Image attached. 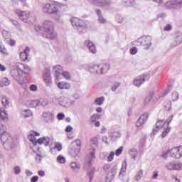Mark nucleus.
Returning a JSON list of instances; mask_svg holds the SVG:
<instances>
[{"label":"nucleus","mask_w":182,"mask_h":182,"mask_svg":"<svg viewBox=\"0 0 182 182\" xmlns=\"http://www.w3.org/2000/svg\"><path fill=\"white\" fill-rule=\"evenodd\" d=\"M1 103L6 109H8V107H11L12 106V103L9 101V99L8 97L3 96L1 98Z\"/></svg>","instance_id":"72a5a7b5"},{"label":"nucleus","mask_w":182,"mask_h":182,"mask_svg":"<svg viewBox=\"0 0 182 182\" xmlns=\"http://www.w3.org/2000/svg\"><path fill=\"white\" fill-rule=\"evenodd\" d=\"M171 181L173 182H181L180 181V179H178V178H177V176L175 175H172L171 176Z\"/></svg>","instance_id":"774afa93"},{"label":"nucleus","mask_w":182,"mask_h":182,"mask_svg":"<svg viewBox=\"0 0 182 182\" xmlns=\"http://www.w3.org/2000/svg\"><path fill=\"white\" fill-rule=\"evenodd\" d=\"M146 79H149V75L144 74V75H139L134 80V85L136 87H140V86H141L143 83L146 82Z\"/></svg>","instance_id":"2eb2a0df"},{"label":"nucleus","mask_w":182,"mask_h":182,"mask_svg":"<svg viewBox=\"0 0 182 182\" xmlns=\"http://www.w3.org/2000/svg\"><path fill=\"white\" fill-rule=\"evenodd\" d=\"M39 106H47L48 105V100L46 99H41L38 100Z\"/></svg>","instance_id":"bf43d9fd"},{"label":"nucleus","mask_w":182,"mask_h":182,"mask_svg":"<svg viewBox=\"0 0 182 182\" xmlns=\"http://www.w3.org/2000/svg\"><path fill=\"white\" fill-rule=\"evenodd\" d=\"M119 87H120V82H114L113 85L112 86L111 90L112 92H116V90H117V89H119Z\"/></svg>","instance_id":"603ef678"},{"label":"nucleus","mask_w":182,"mask_h":182,"mask_svg":"<svg viewBox=\"0 0 182 182\" xmlns=\"http://www.w3.org/2000/svg\"><path fill=\"white\" fill-rule=\"evenodd\" d=\"M0 139L1 143H3V146H5V144H8L9 146H12V143H14V139L11 135L6 132L4 134H1L0 135Z\"/></svg>","instance_id":"9b49d317"},{"label":"nucleus","mask_w":182,"mask_h":182,"mask_svg":"<svg viewBox=\"0 0 182 182\" xmlns=\"http://www.w3.org/2000/svg\"><path fill=\"white\" fill-rule=\"evenodd\" d=\"M6 42L8 43V45H10V46H15V41L11 39V37L9 40H6Z\"/></svg>","instance_id":"69168bd1"},{"label":"nucleus","mask_w":182,"mask_h":182,"mask_svg":"<svg viewBox=\"0 0 182 182\" xmlns=\"http://www.w3.org/2000/svg\"><path fill=\"white\" fill-rule=\"evenodd\" d=\"M154 96V91H150L149 95L145 97L144 100V106H147L150 102H151V99Z\"/></svg>","instance_id":"c85d7f7f"},{"label":"nucleus","mask_w":182,"mask_h":182,"mask_svg":"<svg viewBox=\"0 0 182 182\" xmlns=\"http://www.w3.org/2000/svg\"><path fill=\"white\" fill-rule=\"evenodd\" d=\"M63 6L66 8V5L61 4L58 2L46 4L43 5L42 11L43 14H46L47 15H55V19L59 22L60 18H62V13L60 9Z\"/></svg>","instance_id":"f257e3e1"},{"label":"nucleus","mask_w":182,"mask_h":182,"mask_svg":"<svg viewBox=\"0 0 182 182\" xmlns=\"http://www.w3.org/2000/svg\"><path fill=\"white\" fill-rule=\"evenodd\" d=\"M98 144H99V142L97 141V137L95 136L91 139L90 144H91V146H92L93 151H95V147H97Z\"/></svg>","instance_id":"a18cd8bd"},{"label":"nucleus","mask_w":182,"mask_h":182,"mask_svg":"<svg viewBox=\"0 0 182 182\" xmlns=\"http://www.w3.org/2000/svg\"><path fill=\"white\" fill-rule=\"evenodd\" d=\"M168 154H170L171 157H173V159H181L182 146L173 147L171 149H168L167 151H164L161 155V157H162V159H164V160H167Z\"/></svg>","instance_id":"20e7f679"},{"label":"nucleus","mask_w":182,"mask_h":182,"mask_svg":"<svg viewBox=\"0 0 182 182\" xmlns=\"http://www.w3.org/2000/svg\"><path fill=\"white\" fill-rule=\"evenodd\" d=\"M13 170H14V174H16V176L21 174V166H16L14 167Z\"/></svg>","instance_id":"13d9d810"},{"label":"nucleus","mask_w":182,"mask_h":182,"mask_svg":"<svg viewBox=\"0 0 182 182\" xmlns=\"http://www.w3.org/2000/svg\"><path fill=\"white\" fill-rule=\"evenodd\" d=\"M41 119L44 123H48V124H51V123L55 122V114H53L50 112H43Z\"/></svg>","instance_id":"9d476101"},{"label":"nucleus","mask_w":182,"mask_h":182,"mask_svg":"<svg viewBox=\"0 0 182 182\" xmlns=\"http://www.w3.org/2000/svg\"><path fill=\"white\" fill-rule=\"evenodd\" d=\"M71 144L73 145V147L71 148L70 153L73 157H77L80 151V147H82V141L80 139H76L75 141H73Z\"/></svg>","instance_id":"1a4fd4ad"},{"label":"nucleus","mask_w":182,"mask_h":182,"mask_svg":"<svg viewBox=\"0 0 182 182\" xmlns=\"http://www.w3.org/2000/svg\"><path fill=\"white\" fill-rule=\"evenodd\" d=\"M70 168H72L73 171L78 173L79 170H80V163L78 161L72 162L70 164Z\"/></svg>","instance_id":"473e14b6"},{"label":"nucleus","mask_w":182,"mask_h":182,"mask_svg":"<svg viewBox=\"0 0 182 182\" xmlns=\"http://www.w3.org/2000/svg\"><path fill=\"white\" fill-rule=\"evenodd\" d=\"M21 114L23 117H24L25 119H26V117H31V116H32L33 113L32 111H31V109H24L21 112Z\"/></svg>","instance_id":"ea45409f"},{"label":"nucleus","mask_w":182,"mask_h":182,"mask_svg":"<svg viewBox=\"0 0 182 182\" xmlns=\"http://www.w3.org/2000/svg\"><path fill=\"white\" fill-rule=\"evenodd\" d=\"M95 12L98 16V22H100V23H107V21H106V18L102 15V11L97 9L95 10Z\"/></svg>","instance_id":"2f4dec72"},{"label":"nucleus","mask_w":182,"mask_h":182,"mask_svg":"<svg viewBox=\"0 0 182 182\" xmlns=\"http://www.w3.org/2000/svg\"><path fill=\"white\" fill-rule=\"evenodd\" d=\"M18 69H21V73H30L31 72V68L26 65L21 64V67H18Z\"/></svg>","instance_id":"58836bf2"},{"label":"nucleus","mask_w":182,"mask_h":182,"mask_svg":"<svg viewBox=\"0 0 182 182\" xmlns=\"http://www.w3.org/2000/svg\"><path fill=\"white\" fill-rule=\"evenodd\" d=\"M122 5H123V6H134V5H136V1L135 0H122Z\"/></svg>","instance_id":"c9c22d12"},{"label":"nucleus","mask_w":182,"mask_h":182,"mask_svg":"<svg viewBox=\"0 0 182 182\" xmlns=\"http://www.w3.org/2000/svg\"><path fill=\"white\" fill-rule=\"evenodd\" d=\"M29 52H31V48L26 47L23 52L20 53V58L21 60L23 62L28 60V55H29Z\"/></svg>","instance_id":"5701e85b"},{"label":"nucleus","mask_w":182,"mask_h":182,"mask_svg":"<svg viewBox=\"0 0 182 182\" xmlns=\"http://www.w3.org/2000/svg\"><path fill=\"white\" fill-rule=\"evenodd\" d=\"M57 162H58L59 164H65L66 163V159L65 156L59 155L57 156Z\"/></svg>","instance_id":"de8ad7c7"},{"label":"nucleus","mask_w":182,"mask_h":182,"mask_svg":"<svg viewBox=\"0 0 182 182\" xmlns=\"http://www.w3.org/2000/svg\"><path fill=\"white\" fill-rule=\"evenodd\" d=\"M53 72L54 73V75L57 79V80H59V79H62V66L60 65H55L53 68Z\"/></svg>","instance_id":"aec40b11"},{"label":"nucleus","mask_w":182,"mask_h":182,"mask_svg":"<svg viewBox=\"0 0 182 182\" xmlns=\"http://www.w3.org/2000/svg\"><path fill=\"white\" fill-rule=\"evenodd\" d=\"M156 127L161 129L162 127H166V124L164 123V120H158L156 123Z\"/></svg>","instance_id":"8fccbe9b"},{"label":"nucleus","mask_w":182,"mask_h":182,"mask_svg":"<svg viewBox=\"0 0 182 182\" xmlns=\"http://www.w3.org/2000/svg\"><path fill=\"white\" fill-rule=\"evenodd\" d=\"M173 115H171L166 121H164V123H165V126H166V128L165 129V131L162 133V137H166L168 133H170V130H171V128H170V123H171V121L173 120Z\"/></svg>","instance_id":"dca6fc26"},{"label":"nucleus","mask_w":182,"mask_h":182,"mask_svg":"<svg viewBox=\"0 0 182 182\" xmlns=\"http://www.w3.org/2000/svg\"><path fill=\"white\" fill-rule=\"evenodd\" d=\"M43 79L46 86H50L52 85V75H50V70L49 68H45Z\"/></svg>","instance_id":"4468645a"},{"label":"nucleus","mask_w":182,"mask_h":182,"mask_svg":"<svg viewBox=\"0 0 182 182\" xmlns=\"http://www.w3.org/2000/svg\"><path fill=\"white\" fill-rule=\"evenodd\" d=\"M129 153L131 155V157L132 159H133V160H136L137 159L139 151H137V149L136 148L131 149Z\"/></svg>","instance_id":"e433bc0d"},{"label":"nucleus","mask_w":182,"mask_h":182,"mask_svg":"<svg viewBox=\"0 0 182 182\" xmlns=\"http://www.w3.org/2000/svg\"><path fill=\"white\" fill-rule=\"evenodd\" d=\"M28 107H38L39 106V100H29L26 102Z\"/></svg>","instance_id":"f704fd0d"},{"label":"nucleus","mask_w":182,"mask_h":182,"mask_svg":"<svg viewBox=\"0 0 182 182\" xmlns=\"http://www.w3.org/2000/svg\"><path fill=\"white\" fill-rule=\"evenodd\" d=\"M5 133H7L6 132V127H5L4 125L3 124H1L0 125V135L1 134H4Z\"/></svg>","instance_id":"e2e57ef3"},{"label":"nucleus","mask_w":182,"mask_h":182,"mask_svg":"<svg viewBox=\"0 0 182 182\" xmlns=\"http://www.w3.org/2000/svg\"><path fill=\"white\" fill-rule=\"evenodd\" d=\"M175 45L172 46H177L178 45H180L182 43V34L179 33L176 36V39H175Z\"/></svg>","instance_id":"c03bdc74"},{"label":"nucleus","mask_w":182,"mask_h":182,"mask_svg":"<svg viewBox=\"0 0 182 182\" xmlns=\"http://www.w3.org/2000/svg\"><path fill=\"white\" fill-rule=\"evenodd\" d=\"M114 159V151H111L109 155L107 156V161L108 162H110V161H113Z\"/></svg>","instance_id":"864d4df0"},{"label":"nucleus","mask_w":182,"mask_h":182,"mask_svg":"<svg viewBox=\"0 0 182 182\" xmlns=\"http://www.w3.org/2000/svg\"><path fill=\"white\" fill-rule=\"evenodd\" d=\"M100 119V114H94L90 118V123H96V120H99Z\"/></svg>","instance_id":"37998d69"},{"label":"nucleus","mask_w":182,"mask_h":182,"mask_svg":"<svg viewBox=\"0 0 182 182\" xmlns=\"http://www.w3.org/2000/svg\"><path fill=\"white\" fill-rule=\"evenodd\" d=\"M89 72H90V73H93V75H100V68H99V65H95L90 67Z\"/></svg>","instance_id":"c756f323"},{"label":"nucleus","mask_w":182,"mask_h":182,"mask_svg":"<svg viewBox=\"0 0 182 182\" xmlns=\"http://www.w3.org/2000/svg\"><path fill=\"white\" fill-rule=\"evenodd\" d=\"M127 169V164H126V162H123L122 165L121 170L119 173V178H120V180H123V178L126 175Z\"/></svg>","instance_id":"cd10ccee"},{"label":"nucleus","mask_w":182,"mask_h":182,"mask_svg":"<svg viewBox=\"0 0 182 182\" xmlns=\"http://www.w3.org/2000/svg\"><path fill=\"white\" fill-rule=\"evenodd\" d=\"M95 160V151L90 152L88 157L85 159V168L86 170H89L87 176L90 178V181H92L93 179V174H95V172H96V169L93 167H92V161Z\"/></svg>","instance_id":"39448f33"},{"label":"nucleus","mask_w":182,"mask_h":182,"mask_svg":"<svg viewBox=\"0 0 182 182\" xmlns=\"http://www.w3.org/2000/svg\"><path fill=\"white\" fill-rule=\"evenodd\" d=\"M0 52L1 53H4V55L6 54V48H5V46L2 44V43H0Z\"/></svg>","instance_id":"680f3d73"},{"label":"nucleus","mask_w":182,"mask_h":182,"mask_svg":"<svg viewBox=\"0 0 182 182\" xmlns=\"http://www.w3.org/2000/svg\"><path fill=\"white\" fill-rule=\"evenodd\" d=\"M49 143H50V138L48 136H44L36 139V144H45V146H49Z\"/></svg>","instance_id":"b1692460"},{"label":"nucleus","mask_w":182,"mask_h":182,"mask_svg":"<svg viewBox=\"0 0 182 182\" xmlns=\"http://www.w3.org/2000/svg\"><path fill=\"white\" fill-rule=\"evenodd\" d=\"M57 87L60 90H69L70 89V83L65 82H60L57 83Z\"/></svg>","instance_id":"393cba45"},{"label":"nucleus","mask_w":182,"mask_h":182,"mask_svg":"<svg viewBox=\"0 0 182 182\" xmlns=\"http://www.w3.org/2000/svg\"><path fill=\"white\" fill-rule=\"evenodd\" d=\"M166 9L180 11L182 8V0H169L164 4Z\"/></svg>","instance_id":"0eeeda50"},{"label":"nucleus","mask_w":182,"mask_h":182,"mask_svg":"<svg viewBox=\"0 0 182 182\" xmlns=\"http://www.w3.org/2000/svg\"><path fill=\"white\" fill-rule=\"evenodd\" d=\"M98 66L100 68V75H103V73H107V70H109V69H110V66L109 65V63H107L100 64V65H98Z\"/></svg>","instance_id":"a878e982"},{"label":"nucleus","mask_w":182,"mask_h":182,"mask_svg":"<svg viewBox=\"0 0 182 182\" xmlns=\"http://www.w3.org/2000/svg\"><path fill=\"white\" fill-rule=\"evenodd\" d=\"M43 28L47 39H55L56 38V32H55V25L53 21L46 20L43 22Z\"/></svg>","instance_id":"7ed1b4c3"},{"label":"nucleus","mask_w":182,"mask_h":182,"mask_svg":"<svg viewBox=\"0 0 182 182\" xmlns=\"http://www.w3.org/2000/svg\"><path fill=\"white\" fill-rule=\"evenodd\" d=\"M151 36H144L138 38L137 42L141 45V46H143L144 49L149 50L151 48Z\"/></svg>","instance_id":"6e6552de"},{"label":"nucleus","mask_w":182,"mask_h":182,"mask_svg":"<svg viewBox=\"0 0 182 182\" xmlns=\"http://www.w3.org/2000/svg\"><path fill=\"white\" fill-rule=\"evenodd\" d=\"M117 173V166H113L106 176V182H111Z\"/></svg>","instance_id":"f3484780"},{"label":"nucleus","mask_w":182,"mask_h":182,"mask_svg":"<svg viewBox=\"0 0 182 182\" xmlns=\"http://www.w3.org/2000/svg\"><path fill=\"white\" fill-rule=\"evenodd\" d=\"M89 2L97 6H105V5H109V1L106 0H88Z\"/></svg>","instance_id":"4be33fe9"},{"label":"nucleus","mask_w":182,"mask_h":182,"mask_svg":"<svg viewBox=\"0 0 182 182\" xmlns=\"http://www.w3.org/2000/svg\"><path fill=\"white\" fill-rule=\"evenodd\" d=\"M120 136H122V134H120V132L119 131L110 132L109 134V137H110L113 141H115L117 139H120Z\"/></svg>","instance_id":"7c9ffc66"},{"label":"nucleus","mask_w":182,"mask_h":182,"mask_svg":"<svg viewBox=\"0 0 182 182\" xmlns=\"http://www.w3.org/2000/svg\"><path fill=\"white\" fill-rule=\"evenodd\" d=\"M141 177H143V170H140L136 175L134 177V180L136 181H139L140 180H141Z\"/></svg>","instance_id":"09e8293b"},{"label":"nucleus","mask_w":182,"mask_h":182,"mask_svg":"<svg viewBox=\"0 0 182 182\" xmlns=\"http://www.w3.org/2000/svg\"><path fill=\"white\" fill-rule=\"evenodd\" d=\"M107 156H109V153L102 152L100 154V159L101 160H107Z\"/></svg>","instance_id":"6e6d98bb"},{"label":"nucleus","mask_w":182,"mask_h":182,"mask_svg":"<svg viewBox=\"0 0 182 182\" xmlns=\"http://www.w3.org/2000/svg\"><path fill=\"white\" fill-rule=\"evenodd\" d=\"M61 75L66 79V80H70V73L68 71L61 73Z\"/></svg>","instance_id":"5fc2aeb1"},{"label":"nucleus","mask_w":182,"mask_h":182,"mask_svg":"<svg viewBox=\"0 0 182 182\" xmlns=\"http://www.w3.org/2000/svg\"><path fill=\"white\" fill-rule=\"evenodd\" d=\"M70 22H71L72 26H73L74 29H76L78 33H81V34L86 33V32H87L89 29L85 21L77 17L71 18Z\"/></svg>","instance_id":"f03ea898"},{"label":"nucleus","mask_w":182,"mask_h":182,"mask_svg":"<svg viewBox=\"0 0 182 182\" xmlns=\"http://www.w3.org/2000/svg\"><path fill=\"white\" fill-rule=\"evenodd\" d=\"M56 149L58 151H62V144L57 142L55 144V146L53 148L50 149V151H53V150H55Z\"/></svg>","instance_id":"3c124183"},{"label":"nucleus","mask_w":182,"mask_h":182,"mask_svg":"<svg viewBox=\"0 0 182 182\" xmlns=\"http://www.w3.org/2000/svg\"><path fill=\"white\" fill-rule=\"evenodd\" d=\"M182 164L180 162H168L165 165V168L168 170L169 171H171L173 170H181Z\"/></svg>","instance_id":"ddd939ff"},{"label":"nucleus","mask_w":182,"mask_h":182,"mask_svg":"<svg viewBox=\"0 0 182 182\" xmlns=\"http://www.w3.org/2000/svg\"><path fill=\"white\" fill-rule=\"evenodd\" d=\"M85 46H87L90 53H92V55L96 54V52H97V50H96V46H95L93 42L90 41V40H87L85 41Z\"/></svg>","instance_id":"6ab92c4d"},{"label":"nucleus","mask_w":182,"mask_h":182,"mask_svg":"<svg viewBox=\"0 0 182 182\" xmlns=\"http://www.w3.org/2000/svg\"><path fill=\"white\" fill-rule=\"evenodd\" d=\"M9 85H11V81H9L7 77H4L0 81V86H1V87H4V86H9Z\"/></svg>","instance_id":"79ce46f5"},{"label":"nucleus","mask_w":182,"mask_h":182,"mask_svg":"<svg viewBox=\"0 0 182 182\" xmlns=\"http://www.w3.org/2000/svg\"><path fill=\"white\" fill-rule=\"evenodd\" d=\"M122 151H123V146H121L115 151L114 154H115V156L119 157V156H120V154H122Z\"/></svg>","instance_id":"0e129e2a"},{"label":"nucleus","mask_w":182,"mask_h":182,"mask_svg":"<svg viewBox=\"0 0 182 182\" xmlns=\"http://www.w3.org/2000/svg\"><path fill=\"white\" fill-rule=\"evenodd\" d=\"M105 100H106L105 97H97L94 101V105H96L97 106H102V105L105 103Z\"/></svg>","instance_id":"4c0bfd02"},{"label":"nucleus","mask_w":182,"mask_h":182,"mask_svg":"<svg viewBox=\"0 0 182 182\" xmlns=\"http://www.w3.org/2000/svg\"><path fill=\"white\" fill-rule=\"evenodd\" d=\"M0 117L2 120H6V119H8V114L6 113L5 108H0Z\"/></svg>","instance_id":"a19ab883"},{"label":"nucleus","mask_w":182,"mask_h":182,"mask_svg":"<svg viewBox=\"0 0 182 182\" xmlns=\"http://www.w3.org/2000/svg\"><path fill=\"white\" fill-rule=\"evenodd\" d=\"M58 104L63 107H70V103H69V99L67 97H60Z\"/></svg>","instance_id":"bb28decb"},{"label":"nucleus","mask_w":182,"mask_h":182,"mask_svg":"<svg viewBox=\"0 0 182 182\" xmlns=\"http://www.w3.org/2000/svg\"><path fill=\"white\" fill-rule=\"evenodd\" d=\"M15 14L18 15L19 18L23 21V22H28V18L31 16V12L28 11H22L21 9L15 10Z\"/></svg>","instance_id":"f8f14e48"},{"label":"nucleus","mask_w":182,"mask_h":182,"mask_svg":"<svg viewBox=\"0 0 182 182\" xmlns=\"http://www.w3.org/2000/svg\"><path fill=\"white\" fill-rule=\"evenodd\" d=\"M172 100L173 102H176V100H178V92H173L172 93Z\"/></svg>","instance_id":"052dcab7"},{"label":"nucleus","mask_w":182,"mask_h":182,"mask_svg":"<svg viewBox=\"0 0 182 182\" xmlns=\"http://www.w3.org/2000/svg\"><path fill=\"white\" fill-rule=\"evenodd\" d=\"M2 36L4 39V41H8L11 38V33H9L8 31L3 30L2 31Z\"/></svg>","instance_id":"49530a36"},{"label":"nucleus","mask_w":182,"mask_h":182,"mask_svg":"<svg viewBox=\"0 0 182 182\" xmlns=\"http://www.w3.org/2000/svg\"><path fill=\"white\" fill-rule=\"evenodd\" d=\"M38 136H41V134L39 132H36L35 131H31L30 134L28 136V140L31 141V143L34 145L36 146V138Z\"/></svg>","instance_id":"412c9836"},{"label":"nucleus","mask_w":182,"mask_h":182,"mask_svg":"<svg viewBox=\"0 0 182 182\" xmlns=\"http://www.w3.org/2000/svg\"><path fill=\"white\" fill-rule=\"evenodd\" d=\"M11 75L14 80L18 82L19 85H25V83L28 82L26 77L22 76L23 73L19 67H18V69H12L11 70Z\"/></svg>","instance_id":"423d86ee"},{"label":"nucleus","mask_w":182,"mask_h":182,"mask_svg":"<svg viewBox=\"0 0 182 182\" xmlns=\"http://www.w3.org/2000/svg\"><path fill=\"white\" fill-rule=\"evenodd\" d=\"M35 161H36V163H41V161H42V155L41 154V153L37 152L36 154Z\"/></svg>","instance_id":"4d7b16f0"},{"label":"nucleus","mask_w":182,"mask_h":182,"mask_svg":"<svg viewBox=\"0 0 182 182\" xmlns=\"http://www.w3.org/2000/svg\"><path fill=\"white\" fill-rule=\"evenodd\" d=\"M147 119H149V114L147 113L141 114L136 123V127H141L147 122Z\"/></svg>","instance_id":"a211bd4d"},{"label":"nucleus","mask_w":182,"mask_h":182,"mask_svg":"<svg viewBox=\"0 0 182 182\" xmlns=\"http://www.w3.org/2000/svg\"><path fill=\"white\" fill-rule=\"evenodd\" d=\"M137 50L138 49L136 47H132L129 49L131 55H136V53H137Z\"/></svg>","instance_id":"338daca9"}]
</instances>
